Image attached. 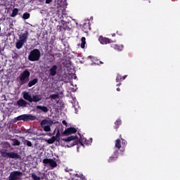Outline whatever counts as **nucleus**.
Wrapping results in <instances>:
<instances>
[{
	"mask_svg": "<svg viewBox=\"0 0 180 180\" xmlns=\"http://www.w3.org/2000/svg\"><path fill=\"white\" fill-rule=\"evenodd\" d=\"M60 141L65 142H71L70 143H69V145H68V148H71L79 144L82 146H84L83 143L79 140L77 136H70L65 139H61Z\"/></svg>",
	"mask_w": 180,
	"mask_h": 180,
	"instance_id": "f257e3e1",
	"label": "nucleus"
},
{
	"mask_svg": "<svg viewBox=\"0 0 180 180\" xmlns=\"http://www.w3.org/2000/svg\"><path fill=\"white\" fill-rule=\"evenodd\" d=\"M41 53L39 49H34L30 52L28 56V60L30 62H38L40 60Z\"/></svg>",
	"mask_w": 180,
	"mask_h": 180,
	"instance_id": "f03ea898",
	"label": "nucleus"
},
{
	"mask_svg": "<svg viewBox=\"0 0 180 180\" xmlns=\"http://www.w3.org/2000/svg\"><path fill=\"white\" fill-rule=\"evenodd\" d=\"M30 77V72L26 69L18 77L19 84L23 86L29 82Z\"/></svg>",
	"mask_w": 180,
	"mask_h": 180,
	"instance_id": "7ed1b4c3",
	"label": "nucleus"
},
{
	"mask_svg": "<svg viewBox=\"0 0 180 180\" xmlns=\"http://www.w3.org/2000/svg\"><path fill=\"white\" fill-rule=\"evenodd\" d=\"M37 119V117L32 115L23 114L16 117L17 121L30 122L34 121Z\"/></svg>",
	"mask_w": 180,
	"mask_h": 180,
	"instance_id": "20e7f679",
	"label": "nucleus"
},
{
	"mask_svg": "<svg viewBox=\"0 0 180 180\" xmlns=\"http://www.w3.org/2000/svg\"><path fill=\"white\" fill-rule=\"evenodd\" d=\"M1 155L2 158H8L11 159H20V155L15 152H9L7 153L6 151H1Z\"/></svg>",
	"mask_w": 180,
	"mask_h": 180,
	"instance_id": "39448f33",
	"label": "nucleus"
},
{
	"mask_svg": "<svg viewBox=\"0 0 180 180\" xmlns=\"http://www.w3.org/2000/svg\"><path fill=\"white\" fill-rule=\"evenodd\" d=\"M23 173L20 171H12L8 176V180H19Z\"/></svg>",
	"mask_w": 180,
	"mask_h": 180,
	"instance_id": "423d86ee",
	"label": "nucleus"
},
{
	"mask_svg": "<svg viewBox=\"0 0 180 180\" xmlns=\"http://www.w3.org/2000/svg\"><path fill=\"white\" fill-rule=\"evenodd\" d=\"M43 163L45 165H49L52 168H55L58 166L56 161L49 158H44L43 160Z\"/></svg>",
	"mask_w": 180,
	"mask_h": 180,
	"instance_id": "0eeeda50",
	"label": "nucleus"
},
{
	"mask_svg": "<svg viewBox=\"0 0 180 180\" xmlns=\"http://www.w3.org/2000/svg\"><path fill=\"white\" fill-rule=\"evenodd\" d=\"M58 67L56 65H52L48 70L50 77H56L58 73Z\"/></svg>",
	"mask_w": 180,
	"mask_h": 180,
	"instance_id": "6e6552de",
	"label": "nucleus"
},
{
	"mask_svg": "<svg viewBox=\"0 0 180 180\" xmlns=\"http://www.w3.org/2000/svg\"><path fill=\"white\" fill-rule=\"evenodd\" d=\"M118 158H119V150H115L113 153V155L112 156H110L109 158V159L108 160V162L109 163H113V162L117 161Z\"/></svg>",
	"mask_w": 180,
	"mask_h": 180,
	"instance_id": "1a4fd4ad",
	"label": "nucleus"
},
{
	"mask_svg": "<svg viewBox=\"0 0 180 180\" xmlns=\"http://www.w3.org/2000/svg\"><path fill=\"white\" fill-rule=\"evenodd\" d=\"M77 132V129L75 127H69L63 132L64 136H70L75 134Z\"/></svg>",
	"mask_w": 180,
	"mask_h": 180,
	"instance_id": "9d476101",
	"label": "nucleus"
},
{
	"mask_svg": "<svg viewBox=\"0 0 180 180\" xmlns=\"http://www.w3.org/2000/svg\"><path fill=\"white\" fill-rule=\"evenodd\" d=\"M98 41L101 44H110V43H113L112 40L103 36H100L98 37Z\"/></svg>",
	"mask_w": 180,
	"mask_h": 180,
	"instance_id": "9b49d317",
	"label": "nucleus"
},
{
	"mask_svg": "<svg viewBox=\"0 0 180 180\" xmlns=\"http://www.w3.org/2000/svg\"><path fill=\"white\" fill-rule=\"evenodd\" d=\"M29 37V32L25 31L24 33L19 35V40L22 41L23 43H27Z\"/></svg>",
	"mask_w": 180,
	"mask_h": 180,
	"instance_id": "f8f14e48",
	"label": "nucleus"
},
{
	"mask_svg": "<svg viewBox=\"0 0 180 180\" xmlns=\"http://www.w3.org/2000/svg\"><path fill=\"white\" fill-rule=\"evenodd\" d=\"M16 105L18 106V108H27L28 103L25 100L20 98L17 101Z\"/></svg>",
	"mask_w": 180,
	"mask_h": 180,
	"instance_id": "ddd939ff",
	"label": "nucleus"
},
{
	"mask_svg": "<svg viewBox=\"0 0 180 180\" xmlns=\"http://www.w3.org/2000/svg\"><path fill=\"white\" fill-rule=\"evenodd\" d=\"M53 124V122L49 120H43L41 122V127H48L52 126Z\"/></svg>",
	"mask_w": 180,
	"mask_h": 180,
	"instance_id": "4468645a",
	"label": "nucleus"
},
{
	"mask_svg": "<svg viewBox=\"0 0 180 180\" xmlns=\"http://www.w3.org/2000/svg\"><path fill=\"white\" fill-rule=\"evenodd\" d=\"M22 97L25 101L31 103L32 97L29 92H27V91L22 92Z\"/></svg>",
	"mask_w": 180,
	"mask_h": 180,
	"instance_id": "2eb2a0df",
	"label": "nucleus"
},
{
	"mask_svg": "<svg viewBox=\"0 0 180 180\" xmlns=\"http://www.w3.org/2000/svg\"><path fill=\"white\" fill-rule=\"evenodd\" d=\"M41 100H42V98L40 95H33L30 103H31L33 102L39 103V102L41 101Z\"/></svg>",
	"mask_w": 180,
	"mask_h": 180,
	"instance_id": "dca6fc26",
	"label": "nucleus"
},
{
	"mask_svg": "<svg viewBox=\"0 0 180 180\" xmlns=\"http://www.w3.org/2000/svg\"><path fill=\"white\" fill-rule=\"evenodd\" d=\"M25 44V42H23L22 41H21V40L19 39V40L17 41L16 43H15V48H16L18 50H20V49H22V47H23V46H24Z\"/></svg>",
	"mask_w": 180,
	"mask_h": 180,
	"instance_id": "f3484780",
	"label": "nucleus"
},
{
	"mask_svg": "<svg viewBox=\"0 0 180 180\" xmlns=\"http://www.w3.org/2000/svg\"><path fill=\"white\" fill-rule=\"evenodd\" d=\"M39 80L37 78H34L32 80L28 82L27 86L32 88L33 86H35L38 83Z\"/></svg>",
	"mask_w": 180,
	"mask_h": 180,
	"instance_id": "a211bd4d",
	"label": "nucleus"
},
{
	"mask_svg": "<svg viewBox=\"0 0 180 180\" xmlns=\"http://www.w3.org/2000/svg\"><path fill=\"white\" fill-rule=\"evenodd\" d=\"M122 122L120 119H118L115 122V125H114V129L117 131L118 129L120 128V127L122 125Z\"/></svg>",
	"mask_w": 180,
	"mask_h": 180,
	"instance_id": "6ab92c4d",
	"label": "nucleus"
},
{
	"mask_svg": "<svg viewBox=\"0 0 180 180\" xmlns=\"http://www.w3.org/2000/svg\"><path fill=\"white\" fill-rule=\"evenodd\" d=\"M115 148L117 149L118 151H119V150L121 149V148H122V141L120 140V139H117V140H115Z\"/></svg>",
	"mask_w": 180,
	"mask_h": 180,
	"instance_id": "aec40b11",
	"label": "nucleus"
},
{
	"mask_svg": "<svg viewBox=\"0 0 180 180\" xmlns=\"http://www.w3.org/2000/svg\"><path fill=\"white\" fill-rule=\"evenodd\" d=\"M37 109L41 110L44 113H47L49 112V108L46 106L37 105Z\"/></svg>",
	"mask_w": 180,
	"mask_h": 180,
	"instance_id": "412c9836",
	"label": "nucleus"
},
{
	"mask_svg": "<svg viewBox=\"0 0 180 180\" xmlns=\"http://www.w3.org/2000/svg\"><path fill=\"white\" fill-rule=\"evenodd\" d=\"M55 141L58 142L60 143V129H57V132L56 136H54Z\"/></svg>",
	"mask_w": 180,
	"mask_h": 180,
	"instance_id": "4be33fe9",
	"label": "nucleus"
},
{
	"mask_svg": "<svg viewBox=\"0 0 180 180\" xmlns=\"http://www.w3.org/2000/svg\"><path fill=\"white\" fill-rule=\"evenodd\" d=\"M84 176V174H75L72 175L71 180H82V178Z\"/></svg>",
	"mask_w": 180,
	"mask_h": 180,
	"instance_id": "5701e85b",
	"label": "nucleus"
},
{
	"mask_svg": "<svg viewBox=\"0 0 180 180\" xmlns=\"http://www.w3.org/2000/svg\"><path fill=\"white\" fill-rule=\"evenodd\" d=\"M111 47H112V49H114L115 50H117V51H122L123 50V46H120L117 44L111 45Z\"/></svg>",
	"mask_w": 180,
	"mask_h": 180,
	"instance_id": "b1692460",
	"label": "nucleus"
},
{
	"mask_svg": "<svg viewBox=\"0 0 180 180\" xmlns=\"http://www.w3.org/2000/svg\"><path fill=\"white\" fill-rule=\"evenodd\" d=\"M12 142L13 146H20L21 145L20 141L17 139H12Z\"/></svg>",
	"mask_w": 180,
	"mask_h": 180,
	"instance_id": "393cba45",
	"label": "nucleus"
},
{
	"mask_svg": "<svg viewBox=\"0 0 180 180\" xmlns=\"http://www.w3.org/2000/svg\"><path fill=\"white\" fill-rule=\"evenodd\" d=\"M120 139L121 140V143H122V147L125 148L128 144L127 141L125 140L124 139H123L122 135H120Z\"/></svg>",
	"mask_w": 180,
	"mask_h": 180,
	"instance_id": "a878e982",
	"label": "nucleus"
},
{
	"mask_svg": "<svg viewBox=\"0 0 180 180\" xmlns=\"http://www.w3.org/2000/svg\"><path fill=\"white\" fill-rule=\"evenodd\" d=\"M45 142L48 144H53L56 142L55 136H52L51 139H46Z\"/></svg>",
	"mask_w": 180,
	"mask_h": 180,
	"instance_id": "bb28decb",
	"label": "nucleus"
},
{
	"mask_svg": "<svg viewBox=\"0 0 180 180\" xmlns=\"http://www.w3.org/2000/svg\"><path fill=\"white\" fill-rule=\"evenodd\" d=\"M86 39L85 37H82L81 38V48L82 49H85V46H86Z\"/></svg>",
	"mask_w": 180,
	"mask_h": 180,
	"instance_id": "cd10ccee",
	"label": "nucleus"
},
{
	"mask_svg": "<svg viewBox=\"0 0 180 180\" xmlns=\"http://www.w3.org/2000/svg\"><path fill=\"white\" fill-rule=\"evenodd\" d=\"M23 144H24L25 146H27V147H30V148L33 147L32 143L30 141L27 140V139H25V140H24Z\"/></svg>",
	"mask_w": 180,
	"mask_h": 180,
	"instance_id": "c85d7f7f",
	"label": "nucleus"
},
{
	"mask_svg": "<svg viewBox=\"0 0 180 180\" xmlns=\"http://www.w3.org/2000/svg\"><path fill=\"white\" fill-rule=\"evenodd\" d=\"M31 178L33 180H41V178L36 174V173L32 172L31 173Z\"/></svg>",
	"mask_w": 180,
	"mask_h": 180,
	"instance_id": "c756f323",
	"label": "nucleus"
},
{
	"mask_svg": "<svg viewBox=\"0 0 180 180\" xmlns=\"http://www.w3.org/2000/svg\"><path fill=\"white\" fill-rule=\"evenodd\" d=\"M18 8H13L11 15V18H15L18 15Z\"/></svg>",
	"mask_w": 180,
	"mask_h": 180,
	"instance_id": "7c9ffc66",
	"label": "nucleus"
},
{
	"mask_svg": "<svg viewBox=\"0 0 180 180\" xmlns=\"http://www.w3.org/2000/svg\"><path fill=\"white\" fill-rule=\"evenodd\" d=\"M51 126H44V127H41V128L43 129V130L45 131V132H51Z\"/></svg>",
	"mask_w": 180,
	"mask_h": 180,
	"instance_id": "2f4dec72",
	"label": "nucleus"
},
{
	"mask_svg": "<svg viewBox=\"0 0 180 180\" xmlns=\"http://www.w3.org/2000/svg\"><path fill=\"white\" fill-rule=\"evenodd\" d=\"M49 98L52 100H56V99L59 98V94H51Z\"/></svg>",
	"mask_w": 180,
	"mask_h": 180,
	"instance_id": "473e14b6",
	"label": "nucleus"
},
{
	"mask_svg": "<svg viewBox=\"0 0 180 180\" xmlns=\"http://www.w3.org/2000/svg\"><path fill=\"white\" fill-rule=\"evenodd\" d=\"M22 18L25 20L29 19V18H30V14L29 13H24L22 15Z\"/></svg>",
	"mask_w": 180,
	"mask_h": 180,
	"instance_id": "72a5a7b5",
	"label": "nucleus"
},
{
	"mask_svg": "<svg viewBox=\"0 0 180 180\" xmlns=\"http://www.w3.org/2000/svg\"><path fill=\"white\" fill-rule=\"evenodd\" d=\"M19 58V55L16 52H13L12 55V59L17 60Z\"/></svg>",
	"mask_w": 180,
	"mask_h": 180,
	"instance_id": "f704fd0d",
	"label": "nucleus"
},
{
	"mask_svg": "<svg viewBox=\"0 0 180 180\" xmlns=\"http://www.w3.org/2000/svg\"><path fill=\"white\" fill-rule=\"evenodd\" d=\"M122 81V77L120 75H117L116 77V82L118 83Z\"/></svg>",
	"mask_w": 180,
	"mask_h": 180,
	"instance_id": "c9c22d12",
	"label": "nucleus"
},
{
	"mask_svg": "<svg viewBox=\"0 0 180 180\" xmlns=\"http://www.w3.org/2000/svg\"><path fill=\"white\" fill-rule=\"evenodd\" d=\"M62 124L66 127L68 126V122H66V120H63Z\"/></svg>",
	"mask_w": 180,
	"mask_h": 180,
	"instance_id": "e433bc0d",
	"label": "nucleus"
},
{
	"mask_svg": "<svg viewBox=\"0 0 180 180\" xmlns=\"http://www.w3.org/2000/svg\"><path fill=\"white\" fill-rule=\"evenodd\" d=\"M57 29H58V30H59V32H61L62 26H57Z\"/></svg>",
	"mask_w": 180,
	"mask_h": 180,
	"instance_id": "4c0bfd02",
	"label": "nucleus"
},
{
	"mask_svg": "<svg viewBox=\"0 0 180 180\" xmlns=\"http://www.w3.org/2000/svg\"><path fill=\"white\" fill-rule=\"evenodd\" d=\"M53 1V0H46V4H51Z\"/></svg>",
	"mask_w": 180,
	"mask_h": 180,
	"instance_id": "58836bf2",
	"label": "nucleus"
},
{
	"mask_svg": "<svg viewBox=\"0 0 180 180\" xmlns=\"http://www.w3.org/2000/svg\"><path fill=\"white\" fill-rule=\"evenodd\" d=\"M127 77V75H124L123 77H122V80H125Z\"/></svg>",
	"mask_w": 180,
	"mask_h": 180,
	"instance_id": "ea45409f",
	"label": "nucleus"
},
{
	"mask_svg": "<svg viewBox=\"0 0 180 180\" xmlns=\"http://www.w3.org/2000/svg\"><path fill=\"white\" fill-rule=\"evenodd\" d=\"M81 180H86V179L85 176H83L81 177Z\"/></svg>",
	"mask_w": 180,
	"mask_h": 180,
	"instance_id": "a19ab883",
	"label": "nucleus"
},
{
	"mask_svg": "<svg viewBox=\"0 0 180 180\" xmlns=\"http://www.w3.org/2000/svg\"><path fill=\"white\" fill-rule=\"evenodd\" d=\"M117 91L120 92L121 91V89L120 88H117Z\"/></svg>",
	"mask_w": 180,
	"mask_h": 180,
	"instance_id": "79ce46f5",
	"label": "nucleus"
},
{
	"mask_svg": "<svg viewBox=\"0 0 180 180\" xmlns=\"http://www.w3.org/2000/svg\"><path fill=\"white\" fill-rule=\"evenodd\" d=\"M122 85V84H121V82H120V83H118L117 84V86H120Z\"/></svg>",
	"mask_w": 180,
	"mask_h": 180,
	"instance_id": "37998d69",
	"label": "nucleus"
},
{
	"mask_svg": "<svg viewBox=\"0 0 180 180\" xmlns=\"http://www.w3.org/2000/svg\"><path fill=\"white\" fill-rule=\"evenodd\" d=\"M115 36H116V34H115V33L112 34V37H115Z\"/></svg>",
	"mask_w": 180,
	"mask_h": 180,
	"instance_id": "c03bdc74",
	"label": "nucleus"
},
{
	"mask_svg": "<svg viewBox=\"0 0 180 180\" xmlns=\"http://www.w3.org/2000/svg\"><path fill=\"white\" fill-rule=\"evenodd\" d=\"M38 2H42V0H37Z\"/></svg>",
	"mask_w": 180,
	"mask_h": 180,
	"instance_id": "a18cd8bd",
	"label": "nucleus"
},
{
	"mask_svg": "<svg viewBox=\"0 0 180 180\" xmlns=\"http://www.w3.org/2000/svg\"><path fill=\"white\" fill-rule=\"evenodd\" d=\"M92 58L91 56H88V58Z\"/></svg>",
	"mask_w": 180,
	"mask_h": 180,
	"instance_id": "49530a36",
	"label": "nucleus"
},
{
	"mask_svg": "<svg viewBox=\"0 0 180 180\" xmlns=\"http://www.w3.org/2000/svg\"><path fill=\"white\" fill-rule=\"evenodd\" d=\"M90 140H91V143H92V138H91Z\"/></svg>",
	"mask_w": 180,
	"mask_h": 180,
	"instance_id": "de8ad7c7",
	"label": "nucleus"
},
{
	"mask_svg": "<svg viewBox=\"0 0 180 180\" xmlns=\"http://www.w3.org/2000/svg\"><path fill=\"white\" fill-rule=\"evenodd\" d=\"M100 63H101V64H103V62H101V61H100Z\"/></svg>",
	"mask_w": 180,
	"mask_h": 180,
	"instance_id": "09e8293b",
	"label": "nucleus"
},
{
	"mask_svg": "<svg viewBox=\"0 0 180 180\" xmlns=\"http://www.w3.org/2000/svg\"><path fill=\"white\" fill-rule=\"evenodd\" d=\"M1 31V27H0V32Z\"/></svg>",
	"mask_w": 180,
	"mask_h": 180,
	"instance_id": "8fccbe9b",
	"label": "nucleus"
}]
</instances>
